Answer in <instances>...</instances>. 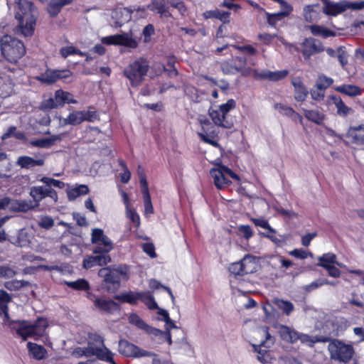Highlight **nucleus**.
I'll list each match as a JSON object with an SVG mask.
<instances>
[{"mask_svg":"<svg viewBox=\"0 0 364 364\" xmlns=\"http://www.w3.org/2000/svg\"><path fill=\"white\" fill-rule=\"evenodd\" d=\"M15 18L18 24L16 33L24 37L31 36L34 32L38 11L31 1L14 0Z\"/></svg>","mask_w":364,"mask_h":364,"instance_id":"f257e3e1","label":"nucleus"},{"mask_svg":"<svg viewBox=\"0 0 364 364\" xmlns=\"http://www.w3.org/2000/svg\"><path fill=\"white\" fill-rule=\"evenodd\" d=\"M4 323L11 330L14 331L23 341H26L28 338L38 341L45 335L48 326L47 320L43 317H39L34 321H14L9 318V321H4Z\"/></svg>","mask_w":364,"mask_h":364,"instance_id":"f03ea898","label":"nucleus"},{"mask_svg":"<svg viewBox=\"0 0 364 364\" xmlns=\"http://www.w3.org/2000/svg\"><path fill=\"white\" fill-rule=\"evenodd\" d=\"M128 268L126 265H119L102 268L99 277L103 278V287L109 293H114L120 286L122 277H127Z\"/></svg>","mask_w":364,"mask_h":364,"instance_id":"7ed1b4c3","label":"nucleus"},{"mask_svg":"<svg viewBox=\"0 0 364 364\" xmlns=\"http://www.w3.org/2000/svg\"><path fill=\"white\" fill-rule=\"evenodd\" d=\"M1 53L10 63H16L26 52L23 43L11 36H4L0 41Z\"/></svg>","mask_w":364,"mask_h":364,"instance_id":"20e7f679","label":"nucleus"},{"mask_svg":"<svg viewBox=\"0 0 364 364\" xmlns=\"http://www.w3.org/2000/svg\"><path fill=\"white\" fill-rule=\"evenodd\" d=\"M149 68V61L146 58H140L127 66L124 70V74L130 81L132 86H138L144 80Z\"/></svg>","mask_w":364,"mask_h":364,"instance_id":"39448f33","label":"nucleus"},{"mask_svg":"<svg viewBox=\"0 0 364 364\" xmlns=\"http://www.w3.org/2000/svg\"><path fill=\"white\" fill-rule=\"evenodd\" d=\"M93 348L96 353L93 356H96L99 360L105 361L110 364H117L113 359L114 353L107 348L104 343V338L97 334H91L88 338L87 347Z\"/></svg>","mask_w":364,"mask_h":364,"instance_id":"423d86ee","label":"nucleus"},{"mask_svg":"<svg viewBox=\"0 0 364 364\" xmlns=\"http://www.w3.org/2000/svg\"><path fill=\"white\" fill-rule=\"evenodd\" d=\"M328 350L331 359L342 362H348L354 353L353 348L350 344H346L338 340H333L328 344Z\"/></svg>","mask_w":364,"mask_h":364,"instance_id":"0eeeda50","label":"nucleus"},{"mask_svg":"<svg viewBox=\"0 0 364 364\" xmlns=\"http://www.w3.org/2000/svg\"><path fill=\"white\" fill-rule=\"evenodd\" d=\"M364 9V1L351 2L341 1L339 2L325 1L323 12L328 16H336L347 9L361 10Z\"/></svg>","mask_w":364,"mask_h":364,"instance_id":"6e6552de","label":"nucleus"},{"mask_svg":"<svg viewBox=\"0 0 364 364\" xmlns=\"http://www.w3.org/2000/svg\"><path fill=\"white\" fill-rule=\"evenodd\" d=\"M102 41L107 45L123 46L129 48H136L139 44V39L132 31L107 36Z\"/></svg>","mask_w":364,"mask_h":364,"instance_id":"1a4fd4ad","label":"nucleus"},{"mask_svg":"<svg viewBox=\"0 0 364 364\" xmlns=\"http://www.w3.org/2000/svg\"><path fill=\"white\" fill-rule=\"evenodd\" d=\"M245 58L242 57H236L222 63L220 68L223 73L225 75H234L239 72H242V75L245 76L251 73L252 74V69L245 68Z\"/></svg>","mask_w":364,"mask_h":364,"instance_id":"9d476101","label":"nucleus"},{"mask_svg":"<svg viewBox=\"0 0 364 364\" xmlns=\"http://www.w3.org/2000/svg\"><path fill=\"white\" fill-rule=\"evenodd\" d=\"M29 195L33 198L36 207H38L40 202L46 198H49L54 203H56L58 200L57 192L47 185L31 187Z\"/></svg>","mask_w":364,"mask_h":364,"instance_id":"9b49d317","label":"nucleus"},{"mask_svg":"<svg viewBox=\"0 0 364 364\" xmlns=\"http://www.w3.org/2000/svg\"><path fill=\"white\" fill-rule=\"evenodd\" d=\"M199 123L201 126L202 131L198 132V134L200 139L209 144L214 146H218V144L215 140V138L218 135V132L215 129L214 125L204 116H200L198 117Z\"/></svg>","mask_w":364,"mask_h":364,"instance_id":"f8f14e48","label":"nucleus"},{"mask_svg":"<svg viewBox=\"0 0 364 364\" xmlns=\"http://www.w3.org/2000/svg\"><path fill=\"white\" fill-rule=\"evenodd\" d=\"M119 353L126 357L141 358L155 356V354L144 350L127 340L121 339L118 344Z\"/></svg>","mask_w":364,"mask_h":364,"instance_id":"ddd939ff","label":"nucleus"},{"mask_svg":"<svg viewBox=\"0 0 364 364\" xmlns=\"http://www.w3.org/2000/svg\"><path fill=\"white\" fill-rule=\"evenodd\" d=\"M91 236L92 242L93 244H98L93 250V253H98L102 251L109 253L113 249V242L104 234L102 229H92Z\"/></svg>","mask_w":364,"mask_h":364,"instance_id":"4468645a","label":"nucleus"},{"mask_svg":"<svg viewBox=\"0 0 364 364\" xmlns=\"http://www.w3.org/2000/svg\"><path fill=\"white\" fill-rule=\"evenodd\" d=\"M262 333L265 336L266 340L262 341L259 346L253 345L254 350L257 353V360L263 363L267 364L271 362L272 358L270 353L265 349H262L261 347L269 348L273 344V338L269 333L268 327L264 326L261 328Z\"/></svg>","mask_w":364,"mask_h":364,"instance_id":"2eb2a0df","label":"nucleus"},{"mask_svg":"<svg viewBox=\"0 0 364 364\" xmlns=\"http://www.w3.org/2000/svg\"><path fill=\"white\" fill-rule=\"evenodd\" d=\"M301 53L305 60H309L311 55L324 51L325 47L321 41L314 38H306L301 43Z\"/></svg>","mask_w":364,"mask_h":364,"instance_id":"dca6fc26","label":"nucleus"},{"mask_svg":"<svg viewBox=\"0 0 364 364\" xmlns=\"http://www.w3.org/2000/svg\"><path fill=\"white\" fill-rule=\"evenodd\" d=\"M71 73L68 70H46L45 73L36 77V79L43 84L50 85L60 79L70 77Z\"/></svg>","mask_w":364,"mask_h":364,"instance_id":"f3484780","label":"nucleus"},{"mask_svg":"<svg viewBox=\"0 0 364 364\" xmlns=\"http://www.w3.org/2000/svg\"><path fill=\"white\" fill-rule=\"evenodd\" d=\"M289 72L287 70H282L277 71H270L268 70L259 72L257 70H252V75L256 80H268L270 81H279L285 78Z\"/></svg>","mask_w":364,"mask_h":364,"instance_id":"a211bd4d","label":"nucleus"},{"mask_svg":"<svg viewBox=\"0 0 364 364\" xmlns=\"http://www.w3.org/2000/svg\"><path fill=\"white\" fill-rule=\"evenodd\" d=\"M45 155L38 154L35 158L28 156H21L17 159L16 164L21 168L30 169L36 166H42L45 164Z\"/></svg>","mask_w":364,"mask_h":364,"instance_id":"6ab92c4d","label":"nucleus"},{"mask_svg":"<svg viewBox=\"0 0 364 364\" xmlns=\"http://www.w3.org/2000/svg\"><path fill=\"white\" fill-rule=\"evenodd\" d=\"M94 254L95 255L84 259L82 265L85 269H90L95 265H106L111 262V257L107 252L102 251Z\"/></svg>","mask_w":364,"mask_h":364,"instance_id":"aec40b11","label":"nucleus"},{"mask_svg":"<svg viewBox=\"0 0 364 364\" xmlns=\"http://www.w3.org/2000/svg\"><path fill=\"white\" fill-rule=\"evenodd\" d=\"M32 238V232L28 229L22 228L16 235L10 236L8 240L17 247H24L30 244Z\"/></svg>","mask_w":364,"mask_h":364,"instance_id":"412c9836","label":"nucleus"},{"mask_svg":"<svg viewBox=\"0 0 364 364\" xmlns=\"http://www.w3.org/2000/svg\"><path fill=\"white\" fill-rule=\"evenodd\" d=\"M132 10L129 8L117 7L113 10L112 17L115 20V26L121 27L132 19Z\"/></svg>","mask_w":364,"mask_h":364,"instance_id":"4be33fe9","label":"nucleus"},{"mask_svg":"<svg viewBox=\"0 0 364 364\" xmlns=\"http://www.w3.org/2000/svg\"><path fill=\"white\" fill-rule=\"evenodd\" d=\"M208 113L215 126L224 129H230L233 127V122L226 119L218 109H210Z\"/></svg>","mask_w":364,"mask_h":364,"instance_id":"5701e85b","label":"nucleus"},{"mask_svg":"<svg viewBox=\"0 0 364 364\" xmlns=\"http://www.w3.org/2000/svg\"><path fill=\"white\" fill-rule=\"evenodd\" d=\"M347 138L357 145L364 144V124L350 127L347 132Z\"/></svg>","mask_w":364,"mask_h":364,"instance_id":"b1692460","label":"nucleus"},{"mask_svg":"<svg viewBox=\"0 0 364 364\" xmlns=\"http://www.w3.org/2000/svg\"><path fill=\"white\" fill-rule=\"evenodd\" d=\"M95 306L100 311L108 314H113L119 311V305L111 299H105L102 298H97L94 301Z\"/></svg>","mask_w":364,"mask_h":364,"instance_id":"393cba45","label":"nucleus"},{"mask_svg":"<svg viewBox=\"0 0 364 364\" xmlns=\"http://www.w3.org/2000/svg\"><path fill=\"white\" fill-rule=\"evenodd\" d=\"M128 320L131 324L134 325L138 328L144 331L149 334L161 333L158 328L149 326L136 314H130Z\"/></svg>","mask_w":364,"mask_h":364,"instance_id":"a878e982","label":"nucleus"},{"mask_svg":"<svg viewBox=\"0 0 364 364\" xmlns=\"http://www.w3.org/2000/svg\"><path fill=\"white\" fill-rule=\"evenodd\" d=\"M27 348L29 355L36 360H41L46 358L47 350L41 345H38L32 342H28Z\"/></svg>","mask_w":364,"mask_h":364,"instance_id":"bb28decb","label":"nucleus"},{"mask_svg":"<svg viewBox=\"0 0 364 364\" xmlns=\"http://www.w3.org/2000/svg\"><path fill=\"white\" fill-rule=\"evenodd\" d=\"M240 262L245 274H252L257 271L258 264L255 257L250 255H246Z\"/></svg>","mask_w":364,"mask_h":364,"instance_id":"cd10ccee","label":"nucleus"},{"mask_svg":"<svg viewBox=\"0 0 364 364\" xmlns=\"http://www.w3.org/2000/svg\"><path fill=\"white\" fill-rule=\"evenodd\" d=\"M330 103L336 107L337 114L339 116L346 117L353 112V109L346 106L339 96H332Z\"/></svg>","mask_w":364,"mask_h":364,"instance_id":"c85d7f7f","label":"nucleus"},{"mask_svg":"<svg viewBox=\"0 0 364 364\" xmlns=\"http://www.w3.org/2000/svg\"><path fill=\"white\" fill-rule=\"evenodd\" d=\"M319 4L307 5L304 8V18L308 22L317 21L319 18Z\"/></svg>","mask_w":364,"mask_h":364,"instance_id":"c756f323","label":"nucleus"},{"mask_svg":"<svg viewBox=\"0 0 364 364\" xmlns=\"http://www.w3.org/2000/svg\"><path fill=\"white\" fill-rule=\"evenodd\" d=\"M292 85L295 91V100L299 102L304 101L309 94V92L304 85L303 82L300 79L297 78L292 80Z\"/></svg>","mask_w":364,"mask_h":364,"instance_id":"7c9ffc66","label":"nucleus"},{"mask_svg":"<svg viewBox=\"0 0 364 364\" xmlns=\"http://www.w3.org/2000/svg\"><path fill=\"white\" fill-rule=\"evenodd\" d=\"M210 176L214 179V183L218 189H223L228 186L231 181L226 178V177L222 174L221 172L218 171L216 168H212L210 171Z\"/></svg>","mask_w":364,"mask_h":364,"instance_id":"2f4dec72","label":"nucleus"},{"mask_svg":"<svg viewBox=\"0 0 364 364\" xmlns=\"http://www.w3.org/2000/svg\"><path fill=\"white\" fill-rule=\"evenodd\" d=\"M72 0H51L48 5L47 10L51 16H57L62 8L69 4Z\"/></svg>","mask_w":364,"mask_h":364,"instance_id":"473e14b6","label":"nucleus"},{"mask_svg":"<svg viewBox=\"0 0 364 364\" xmlns=\"http://www.w3.org/2000/svg\"><path fill=\"white\" fill-rule=\"evenodd\" d=\"M280 335L283 340L294 343L299 339L300 334L297 331L286 326H282L280 328Z\"/></svg>","mask_w":364,"mask_h":364,"instance_id":"72a5a7b5","label":"nucleus"},{"mask_svg":"<svg viewBox=\"0 0 364 364\" xmlns=\"http://www.w3.org/2000/svg\"><path fill=\"white\" fill-rule=\"evenodd\" d=\"M140 292L129 291L119 295H116L114 299L122 302H127L132 305L137 304L139 301Z\"/></svg>","mask_w":364,"mask_h":364,"instance_id":"f704fd0d","label":"nucleus"},{"mask_svg":"<svg viewBox=\"0 0 364 364\" xmlns=\"http://www.w3.org/2000/svg\"><path fill=\"white\" fill-rule=\"evenodd\" d=\"M60 94L61 90H58L55 91L54 97H50L44 101V107L46 109H54L63 106Z\"/></svg>","mask_w":364,"mask_h":364,"instance_id":"c9c22d12","label":"nucleus"},{"mask_svg":"<svg viewBox=\"0 0 364 364\" xmlns=\"http://www.w3.org/2000/svg\"><path fill=\"white\" fill-rule=\"evenodd\" d=\"M305 117L317 124H321L325 119V115L318 110L303 109Z\"/></svg>","mask_w":364,"mask_h":364,"instance_id":"e433bc0d","label":"nucleus"},{"mask_svg":"<svg viewBox=\"0 0 364 364\" xmlns=\"http://www.w3.org/2000/svg\"><path fill=\"white\" fill-rule=\"evenodd\" d=\"M83 115L82 111H74L63 120V125H77L83 122Z\"/></svg>","mask_w":364,"mask_h":364,"instance_id":"4c0bfd02","label":"nucleus"},{"mask_svg":"<svg viewBox=\"0 0 364 364\" xmlns=\"http://www.w3.org/2000/svg\"><path fill=\"white\" fill-rule=\"evenodd\" d=\"M335 90L338 92L350 97L360 95V87L353 85H341L335 87Z\"/></svg>","mask_w":364,"mask_h":364,"instance_id":"58836bf2","label":"nucleus"},{"mask_svg":"<svg viewBox=\"0 0 364 364\" xmlns=\"http://www.w3.org/2000/svg\"><path fill=\"white\" fill-rule=\"evenodd\" d=\"M318 263L317 264V265L319 267H322L326 269L329 266L335 264V262H336V256L333 253L328 252L318 257Z\"/></svg>","mask_w":364,"mask_h":364,"instance_id":"ea45409f","label":"nucleus"},{"mask_svg":"<svg viewBox=\"0 0 364 364\" xmlns=\"http://www.w3.org/2000/svg\"><path fill=\"white\" fill-rule=\"evenodd\" d=\"M13 91L11 80L6 76H0V96L6 97Z\"/></svg>","mask_w":364,"mask_h":364,"instance_id":"a19ab883","label":"nucleus"},{"mask_svg":"<svg viewBox=\"0 0 364 364\" xmlns=\"http://www.w3.org/2000/svg\"><path fill=\"white\" fill-rule=\"evenodd\" d=\"M11 301V296L6 291L0 290V308L4 311V321H9V319L7 304Z\"/></svg>","mask_w":364,"mask_h":364,"instance_id":"79ce46f5","label":"nucleus"},{"mask_svg":"<svg viewBox=\"0 0 364 364\" xmlns=\"http://www.w3.org/2000/svg\"><path fill=\"white\" fill-rule=\"evenodd\" d=\"M274 304L279 309L282 311L286 315L289 316L294 309L293 304L289 301L275 299Z\"/></svg>","mask_w":364,"mask_h":364,"instance_id":"37998d69","label":"nucleus"},{"mask_svg":"<svg viewBox=\"0 0 364 364\" xmlns=\"http://www.w3.org/2000/svg\"><path fill=\"white\" fill-rule=\"evenodd\" d=\"M139 300L141 301L149 309H157V304L149 291H141Z\"/></svg>","mask_w":364,"mask_h":364,"instance_id":"c03bdc74","label":"nucleus"},{"mask_svg":"<svg viewBox=\"0 0 364 364\" xmlns=\"http://www.w3.org/2000/svg\"><path fill=\"white\" fill-rule=\"evenodd\" d=\"M311 33L314 36H322L328 38L334 36V33L321 26L312 25L309 26Z\"/></svg>","mask_w":364,"mask_h":364,"instance_id":"a18cd8bd","label":"nucleus"},{"mask_svg":"<svg viewBox=\"0 0 364 364\" xmlns=\"http://www.w3.org/2000/svg\"><path fill=\"white\" fill-rule=\"evenodd\" d=\"M89 192V188L85 185H80L76 188H72L67 192L68 198L70 200H75L81 195H85Z\"/></svg>","mask_w":364,"mask_h":364,"instance_id":"49530a36","label":"nucleus"},{"mask_svg":"<svg viewBox=\"0 0 364 364\" xmlns=\"http://www.w3.org/2000/svg\"><path fill=\"white\" fill-rule=\"evenodd\" d=\"M9 137H14L16 139L25 141L26 136L23 132L17 130L16 127H10L6 132L3 135L2 139H6Z\"/></svg>","mask_w":364,"mask_h":364,"instance_id":"de8ad7c7","label":"nucleus"},{"mask_svg":"<svg viewBox=\"0 0 364 364\" xmlns=\"http://www.w3.org/2000/svg\"><path fill=\"white\" fill-rule=\"evenodd\" d=\"M30 284L24 280H12L5 283V287L10 291H16L21 287L28 286Z\"/></svg>","mask_w":364,"mask_h":364,"instance_id":"09e8293b","label":"nucleus"},{"mask_svg":"<svg viewBox=\"0 0 364 364\" xmlns=\"http://www.w3.org/2000/svg\"><path fill=\"white\" fill-rule=\"evenodd\" d=\"M126 210V217L130 220V221L134 224L136 228H139L140 226V217L139 214L136 212V210L132 208H127L125 209Z\"/></svg>","mask_w":364,"mask_h":364,"instance_id":"8fccbe9b","label":"nucleus"},{"mask_svg":"<svg viewBox=\"0 0 364 364\" xmlns=\"http://www.w3.org/2000/svg\"><path fill=\"white\" fill-rule=\"evenodd\" d=\"M235 101L232 99H230L228 100L226 103L220 105L218 109L226 119H229L228 113L235 107Z\"/></svg>","mask_w":364,"mask_h":364,"instance_id":"3c124183","label":"nucleus"},{"mask_svg":"<svg viewBox=\"0 0 364 364\" xmlns=\"http://www.w3.org/2000/svg\"><path fill=\"white\" fill-rule=\"evenodd\" d=\"M95 350V349L90 346H86L85 348L79 347L74 350L73 355L78 358L82 356L90 357L93 356V354L96 353Z\"/></svg>","mask_w":364,"mask_h":364,"instance_id":"603ef678","label":"nucleus"},{"mask_svg":"<svg viewBox=\"0 0 364 364\" xmlns=\"http://www.w3.org/2000/svg\"><path fill=\"white\" fill-rule=\"evenodd\" d=\"M66 285L77 290H85L89 288L88 282L84 279H80L75 282H66Z\"/></svg>","mask_w":364,"mask_h":364,"instance_id":"864d4df0","label":"nucleus"},{"mask_svg":"<svg viewBox=\"0 0 364 364\" xmlns=\"http://www.w3.org/2000/svg\"><path fill=\"white\" fill-rule=\"evenodd\" d=\"M3 200L5 209L8 208L10 211L18 212V200L13 199L9 197H4Z\"/></svg>","mask_w":364,"mask_h":364,"instance_id":"5fc2aeb1","label":"nucleus"},{"mask_svg":"<svg viewBox=\"0 0 364 364\" xmlns=\"http://www.w3.org/2000/svg\"><path fill=\"white\" fill-rule=\"evenodd\" d=\"M39 181L43 183L45 185L48 186V187H51L53 186L58 188H63L65 186L63 181L46 176L42 177Z\"/></svg>","mask_w":364,"mask_h":364,"instance_id":"6e6d98bb","label":"nucleus"},{"mask_svg":"<svg viewBox=\"0 0 364 364\" xmlns=\"http://www.w3.org/2000/svg\"><path fill=\"white\" fill-rule=\"evenodd\" d=\"M18 203H19L18 212L25 213L30 210L37 208L34 202L31 200H18Z\"/></svg>","mask_w":364,"mask_h":364,"instance_id":"4d7b16f0","label":"nucleus"},{"mask_svg":"<svg viewBox=\"0 0 364 364\" xmlns=\"http://www.w3.org/2000/svg\"><path fill=\"white\" fill-rule=\"evenodd\" d=\"M38 225L44 229L48 230L54 225V220L48 215H42L38 222Z\"/></svg>","mask_w":364,"mask_h":364,"instance_id":"13d9d810","label":"nucleus"},{"mask_svg":"<svg viewBox=\"0 0 364 364\" xmlns=\"http://www.w3.org/2000/svg\"><path fill=\"white\" fill-rule=\"evenodd\" d=\"M60 53L64 58L71 55H82V53L73 46L63 47L60 49Z\"/></svg>","mask_w":364,"mask_h":364,"instance_id":"bf43d9fd","label":"nucleus"},{"mask_svg":"<svg viewBox=\"0 0 364 364\" xmlns=\"http://www.w3.org/2000/svg\"><path fill=\"white\" fill-rule=\"evenodd\" d=\"M333 80L326 76H320L316 82V87L318 89L325 90L328 86H330L333 83Z\"/></svg>","mask_w":364,"mask_h":364,"instance_id":"052dcab7","label":"nucleus"},{"mask_svg":"<svg viewBox=\"0 0 364 364\" xmlns=\"http://www.w3.org/2000/svg\"><path fill=\"white\" fill-rule=\"evenodd\" d=\"M239 233L246 240H249L253 235V231L250 225H242L238 227Z\"/></svg>","mask_w":364,"mask_h":364,"instance_id":"680f3d73","label":"nucleus"},{"mask_svg":"<svg viewBox=\"0 0 364 364\" xmlns=\"http://www.w3.org/2000/svg\"><path fill=\"white\" fill-rule=\"evenodd\" d=\"M144 203V214L146 215H151L154 213V208L151 203L150 194L143 196Z\"/></svg>","mask_w":364,"mask_h":364,"instance_id":"e2e57ef3","label":"nucleus"},{"mask_svg":"<svg viewBox=\"0 0 364 364\" xmlns=\"http://www.w3.org/2000/svg\"><path fill=\"white\" fill-rule=\"evenodd\" d=\"M229 271L230 273L235 275H245V273L243 272L242 265L240 261L232 263L229 267Z\"/></svg>","mask_w":364,"mask_h":364,"instance_id":"0e129e2a","label":"nucleus"},{"mask_svg":"<svg viewBox=\"0 0 364 364\" xmlns=\"http://www.w3.org/2000/svg\"><path fill=\"white\" fill-rule=\"evenodd\" d=\"M251 220L256 226L261 227L262 228L268 230L271 232H274V230L270 227L267 220L264 218H252Z\"/></svg>","mask_w":364,"mask_h":364,"instance_id":"69168bd1","label":"nucleus"},{"mask_svg":"<svg viewBox=\"0 0 364 364\" xmlns=\"http://www.w3.org/2000/svg\"><path fill=\"white\" fill-rule=\"evenodd\" d=\"M16 275V272L9 266H0V277L12 278Z\"/></svg>","mask_w":364,"mask_h":364,"instance_id":"338daca9","label":"nucleus"},{"mask_svg":"<svg viewBox=\"0 0 364 364\" xmlns=\"http://www.w3.org/2000/svg\"><path fill=\"white\" fill-rule=\"evenodd\" d=\"M83 115V121L93 122L99 119L98 114L96 111L92 110H83L82 111Z\"/></svg>","mask_w":364,"mask_h":364,"instance_id":"774afa93","label":"nucleus"}]
</instances>
